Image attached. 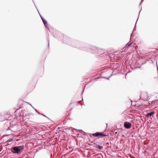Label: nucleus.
<instances>
[{
    "mask_svg": "<svg viewBox=\"0 0 158 158\" xmlns=\"http://www.w3.org/2000/svg\"><path fill=\"white\" fill-rule=\"evenodd\" d=\"M138 19H137V20H138ZM137 21H136V22H137ZM136 23H135V25H136Z\"/></svg>",
    "mask_w": 158,
    "mask_h": 158,
    "instance_id": "obj_20",
    "label": "nucleus"
},
{
    "mask_svg": "<svg viewBox=\"0 0 158 158\" xmlns=\"http://www.w3.org/2000/svg\"><path fill=\"white\" fill-rule=\"evenodd\" d=\"M48 46H49V40H48Z\"/></svg>",
    "mask_w": 158,
    "mask_h": 158,
    "instance_id": "obj_15",
    "label": "nucleus"
},
{
    "mask_svg": "<svg viewBox=\"0 0 158 158\" xmlns=\"http://www.w3.org/2000/svg\"><path fill=\"white\" fill-rule=\"evenodd\" d=\"M132 35V33L131 34V36Z\"/></svg>",
    "mask_w": 158,
    "mask_h": 158,
    "instance_id": "obj_22",
    "label": "nucleus"
},
{
    "mask_svg": "<svg viewBox=\"0 0 158 158\" xmlns=\"http://www.w3.org/2000/svg\"><path fill=\"white\" fill-rule=\"evenodd\" d=\"M143 0H141V2L140 3V4H139V5H140V4H141V3L142 2H143Z\"/></svg>",
    "mask_w": 158,
    "mask_h": 158,
    "instance_id": "obj_16",
    "label": "nucleus"
},
{
    "mask_svg": "<svg viewBox=\"0 0 158 158\" xmlns=\"http://www.w3.org/2000/svg\"><path fill=\"white\" fill-rule=\"evenodd\" d=\"M146 61H148V60H146Z\"/></svg>",
    "mask_w": 158,
    "mask_h": 158,
    "instance_id": "obj_23",
    "label": "nucleus"
},
{
    "mask_svg": "<svg viewBox=\"0 0 158 158\" xmlns=\"http://www.w3.org/2000/svg\"><path fill=\"white\" fill-rule=\"evenodd\" d=\"M23 149V146H16L13 148V149L14 152H13L14 153L19 154L20 153V152L22 151Z\"/></svg>",
    "mask_w": 158,
    "mask_h": 158,
    "instance_id": "obj_1",
    "label": "nucleus"
},
{
    "mask_svg": "<svg viewBox=\"0 0 158 158\" xmlns=\"http://www.w3.org/2000/svg\"><path fill=\"white\" fill-rule=\"evenodd\" d=\"M30 135H34L39 132L36 127H34L32 126H30Z\"/></svg>",
    "mask_w": 158,
    "mask_h": 158,
    "instance_id": "obj_2",
    "label": "nucleus"
},
{
    "mask_svg": "<svg viewBox=\"0 0 158 158\" xmlns=\"http://www.w3.org/2000/svg\"><path fill=\"white\" fill-rule=\"evenodd\" d=\"M155 114V112L152 111L150 113H148L146 114V117L148 118L151 117L152 115Z\"/></svg>",
    "mask_w": 158,
    "mask_h": 158,
    "instance_id": "obj_6",
    "label": "nucleus"
},
{
    "mask_svg": "<svg viewBox=\"0 0 158 158\" xmlns=\"http://www.w3.org/2000/svg\"><path fill=\"white\" fill-rule=\"evenodd\" d=\"M124 127L126 129H129L131 128V123L128 122H124Z\"/></svg>",
    "mask_w": 158,
    "mask_h": 158,
    "instance_id": "obj_5",
    "label": "nucleus"
},
{
    "mask_svg": "<svg viewBox=\"0 0 158 158\" xmlns=\"http://www.w3.org/2000/svg\"><path fill=\"white\" fill-rule=\"evenodd\" d=\"M40 17L41 18V19H42V21L44 20V18L42 17V16H41V15H40Z\"/></svg>",
    "mask_w": 158,
    "mask_h": 158,
    "instance_id": "obj_13",
    "label": "nucleus"
},
{
    "mask_svg": "<svg viewBox=\"0 0 158 158\" xmlns=\"http://www.w3.org/2000/svg\"><path fill=\"white\" fill-rule=\"evenodd\" d=\"M90 136L91 135L93 136L94 137H100V136H106V135L103 134L102 132H97L96 133H93L92 134H90Z\"/></svg>",
    "mask_w": 158,
    "mask_h": 158,
    "instance_id": "obj_4",
    "label": "nucleus"
},
{
    "mask_svg": "<svg viewBox=\"0 0 158 158\" xmlns=\"http://www.w3.org/2000/svg\"><path fill=\"white\" fill-rule=\"evenodd\" d=\"M134 31H135V27H134V30L133 31V32Z\"/></svg>",
    "mask_w": 158,
    "mask_h": 158,
    "instance_id": "obj_19",
    "label": "nucleus"
},
{
    "mask_svg": "<svg viewBox=\"0 0 158 158\" xmlns=\"http://www.w3.org/2000/svg\"><path fill=\"white\" fill-rule=\"evenodd\" d=\"M140 11L139 12V13H140Z\"/></svg>",
    "mask_w": 158,
    "mask_h": 158,
    "instance_id": "obj_21",
    "label": "nucleus"
},
{
    "mask_svg": "<svg viewBox=\"0 0 158 158\" xmlns=\"http://www.w3.org/2000/svg\"><path fill=\"white\" fill-rule=\"evenodd\" d=\"M93 49H91L90 50H86V51H89V52H92L93 53H94L96 52V50H97V48H96L94 47L93 48Z\"/></svg>",
    "mask_w": 158,
    "mask_h": 158,
    "instance_id": "obj_7",
    "label": "nucleus"
},
{
    "mask_svg": "<svg viewBox=\"0 0 158 158\" xmlns=\"http://www.w3.org/2000/svg\"><path fill=\"white\" fill-rule=\"evenodd\" d=\"M140 98L143 100H148L149 96L147 92H143L141 93L140 96Z\"/></svg>",
    "mask_w": 158,
    "mask_h": 158,
    "instance_id": "obj_3",
    "label": "nucleus"
},
{
    "mask_svg": "<svg viewBox=\"0 0 158 158\" xmlns=\"http://www.w3.org/2000/svg\"><path fill=\"white\" fill-rule=\"evenodd\" d=\"M95 147L96 148H98L99 149L101 150L103 148V147L102 146H100L96 144L95 146Z\"/></svg>",
    "mask_w": 158,
    "mask_h": 158,
    "instance_id": "obj_8",
    "label": "nucleus"
},
{
    "mask_svg": "<svg viewBox=\"0 0 158 158\" xmlns=\"http://www.w3.org/2000/svg\"><path fill=\"white\" fill-rule=\"evenodd\" d=\"M84 89H83L82 92V93H81V94H82L83 93V91H84Z\"/></svg>",
    "mask_w": 158,
    "mask_h": 158,
    "instance_id": "obj_17",
    "label": "nucleus"
},
{
    "mask_svg": "<svg viewBox=\"0 0 158 158\" xmlns=\"http://www.w3.org/2000/svg\"><path fill=\"white\" fill-rule=\"evenodd\" d=\"M42 21L44 24L45 25V26H46V24H47V21L46 20H45L44 19Z\"/></svg>",
    "mask_w": 158,
    "mask_h": 158,
    "instance_id": "obj_9",
    "label": "nucleus"
},
{
    "mask_svg": "<svg viewBox=\"0 0 158 158\" xmlns=\"http://www.w3.org/2000/svg\"><path fill=\"white\" fill-rule=\"evenodd\" d=\"M30 145H31V144H32V145H33V143H31V142H30Z\"/></svg>",
    "mask_w": 158,
    "mask_h": 158,
    "instance_id": "obj_14",
    "label": "nucleus"
},
{
    "mask_svg": "<svg viewBox=\"0 0 158 158\" xmlns=\"http://www.w3.org/2000/svg\"><path fill=\"white\" fill-rule=\"evenodd\" d=\"M41 115H43V116H44V117H46L45 115H44L42 114H41Z\"/></svg>",
    "mask_w": 158,
    "mask_h": 158,
    "instance_id": "obj_18",
    "label": "nucleus"
},
{
    "mask_svg": "<svg viewBox=\"0 0 158 158\" xmlns=\"http://www.w3.org/2000/svg\"><path fill=\"white\" fill-rule=\"evenodd\" d=\"M40 17L41 18V19H42V21L44 20V18L42 17V16H41V15H40Z\"/></svg>",
    "mask_w": 158,
    "mask_h": 158,
    "instance_id": "obj_12",
    "label": "nucleus"
},
{
    "mask_svg": "<svg viewBox=\"0 0 158 158\" xmlns=\"http://www.w3.org/2000/svg\"><path fill=\"white\" fill-rule=\"evenodd\" d=\"M132 43L130 44H126V47H129L131 45Z\"/></svg>",
    "mask_w": 158,
    "mask_h": 158,
    "instance_id": "obj_11",
    "label": "nucleus"
},
{
    "mask_svg": "<svg viewBox=\"0 0 158 158\" xmlns=\"http://www.w3.org/2000/svg\"><path fill=\"white\" fill-rule=\"evenodd\" d=\"M30 106H32L33 108L35 110V111H36V112H37L39 114H40V112H38L36 110V109H35V108H34L33 106H32L30 104Z\"/></svg>",
    "mask_w": 158,
    "mask_h": 158,
    "instance_id": "obj_10",
    "label": "nucleus"
}]
</instances>
